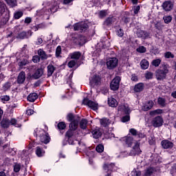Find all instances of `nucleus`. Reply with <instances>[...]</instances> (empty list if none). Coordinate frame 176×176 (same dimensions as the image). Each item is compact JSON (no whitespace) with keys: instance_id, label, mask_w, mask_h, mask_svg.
Here are the masks:
<instances>
[{"instance_id":"obj_1","label":"nucleus","mask_w":176,"mask_h":176,"mask_svg":"<svg viewBox=\"0 0 176 176\" xmlns=\"http://www.w3.org/2000/svg\"><path fill=\"white\" fill-rule=\"evenodd\" d=\"M68 122H71L69 124V129L65 133V137H75L78 134V127H79L80 118L77 115L69 113L67 116Z\"/></svg>"},{"instance_id":"obj_2","label":"nucleus","mask_w":176,"mask_h":176,"mask_svg":"<svg viewBox=\"0 0 176 176\" xmlns=\"http://www.w3.org/2000/svg\"><path fill=\"white\" fill-rule=\"evenodd\" d=\"M170 66L164 63L160 67V69H157L155 72V78L157 80H163L166 79L167 74H168V69Z\"/></svg>"},{"instance_id":"obj_3","label":"nucleus","mask_w":176,"mask_h":176,"mask_svg":"<svg viewBox=\"0 0 176 176\" xmlns=\"http://www.w3.org/2000/svg\"><path fill=\"white\" fill-rule=\"evenodd\" d=\"M118 111L120 112H123L126 114L125 116H123L121 119V122L122 123H126V122H129L130 120V109L129 108V106L126 104H122L120 107H118Z\"/></svg>"},{"instance_id":"obj_4","label":"nucleus","mask_w":176,"mask_h":176,"mask_svg":"<svg viewBox=\"0 0 176 176\" xmlns=\"http://www.w3.org/2000/svg\"><path fill=\"white\" fill-rule=\"evenodd\" d=\"M1 124L3 129H8L10 124L14 126V127H21V124L17 123V120L14 118H12L11 120L8 118H3L1 122Z\"/></svg>"},{"instance_id":"obj_5","label":"nucleus","mask_w":176,"mask_h":176,"mask_svg":"<svg viewBox=\"0 0 176 176\" xmlns=\"http://www.w3.org/2000/svg\"><path fill=\"white\" fill-rule=\"evenodd\" d=\"M119 63V60L115 58H109L107 60V66L108 69H113L114 68H116L118 67V64Z\"/></svg>"},{"instance_id":"obj_6","label":"nucleus","mask_w":176,"mask_h":176,"mask_svg":"<svg viewBox=\"0 0 176 176\" xmlns=\"http://www.w3.org/2000/svg\"><path fill=\"white\" fill-rule=\"evenodd\" d=\"M120 80H122V78H120V76H116L114 78L112 81L110 83V88L113 91H116V90L119 89V85L120 84Z\"/></svg>"},{"instance_id":"obj_7","label":"nucleus","mask_w":176,"mask_h":176,"mask_svg":"<svg viewBox=\"0 0 176 176\" xmlns=\"http://www.w3.org/2000/svg\"><path fill=\"white\" fill-rule=\"evenodd\" d=\"M142 151L140 148V142H135L132 149L131 150L130 155L131 156H137V155H141Z\"/></svg>"},{"instance_id":"obj_8","label":"nucleus","mask_w":176,"mask_h":176,"mask_svg":"<svg viewBox=\"0 0 176 176\" xmlns=\"http://www.w3.org/2000/svg\"><path fill=\"white\" fill-rule=\"evenodd\" d=\"M73 27L74 31H80L81 32H85V31H86V30H87L89 28V25L85 22H80L75 23Z\"/></svg>"},{"instance_id":"obj_9","label":"nucleus","mask_w":176,"mask_h":176,"mask_svg":"<svg viewBox=\"0 0 176 176\" xmlns=\"http://www.w3.org/2000/svg\"><path fill=\"white\" fill-rule=\"evenodd\" d=\"M82 104H84V105H87V107L91 108V109H93V111H97V109H98V103L93 102L88 98H85L82 100Z\"/></svg>"},{"instance_id":"obj_10","label":"nucleus","mask_w":176,"mask_h":176,"mask_svg":"<svg viewBox=\"0 0 176 176\" xmlns=\"http://www.w3.org/2000/svg\"><path fill=\"white\" fill-rule=\"evenodd\" d=\"M115 164L113 163H104L103 164V170L107 173L105 176H112L111 173L113 171Z\"/></svg>"},{"instance_id":"obj_11","label":"nucleus","mask_w":176,"mask_h":176,"mask_svg":"<svg viewBox=\"0 0 176 176\" xmlns=\"http://www.w3.org/2000/svg\"><path fill=\"white\" fill-rule=\"evenodd\" d=\"M162 8L164 12H171L174 8V3L171 1H166L162 3Z\"/></svg>"},{"instance_id":"obj_12","label":"nucleus","mask_w":176,"mask_h":176,"mask_svg":"<svg viewBox=\"0 0 176 176\" xmlns=\"http://www.w3.org/2000/svg\"><path fill=\"white\" fill-rule=\"evenodd\" d=\"M32 31L28 30V32L23 31L19 33L16 36L17 39H28L30 36H32Z\"/></svg>"},{"instance_id":"obj_13","label":"nucleus","mask_w":176,"mask_h":176,"mask_svg":"<svg viewBox=\"0 0 176 176\" xmlns=\"http://www.w3.org/2000/svg\"><path fill=\"white\" fill-rule=\"evenodd\" d=\"M57 9H58V7L57 6H53L50 10L45 11V8H43L42 10L37 11V16H42L43 14H47L49 12L55 13V12H57Z\"/></svg>"},{"instance_id":"obj_14","label":"nucleus","mask_w":176,"mask_h":176,"mask_svg":"<svg viewBox=\"0 0 176 176\" xmlns=\"http://www.w3.org/2000/svg\"><path fill=\"white\" fill-rule=\"evenodd\" d=\"M153 127H162L163 126V118L161 116H157L151 122Z\"/></svg>"},{"instance_id":"obj_15","label":"nucleus","mask_w":176,"mask_h":176,"mask_svg":"<svg viewBox=\"0 0 176 176\" xmlns=\"http://www.w3.org/2000/svg\"><path fill=\"white\" fill-rule=\"evenodd\" d=\"M40 141L43 144H49V142H50V136H49V133L43 131V133L40 135Z\"/></svg>"},{"instance_id":"obj_16","label":"nucleus","mask_w":176,"mask_h":176,"mask_svg":"<svg viewBox=\"0 0 176 176\" xmlns=\"http://www.w3.org/2000/svg\"><path fill=\"white\" fill-rule=\"evenodd\" d=\"M120 141L124 142V144H126L129 147L132 146L133 144H134V142H135L131 136H126L120 139Z\"/></svg>"},{"instance_id":"obj_17","label":"nucleus","mask_w":176,"mask_h":176,"mask_svg":"<svg viewBox=\"0 0 176 176\" xmlns=\"http://www.w3.org/2000/svg\"><path fill=\"white\" fill-rule=\"evenodd\" d=\"M90 85L91 87H94V86H98L101 83V78L100 76H94L90 80Z\"/></svg>"},{"instance_id":"obj_18","label":"nucleus","mask_w":176,"mask_h":176,"mask_svg":"<svg viewBox=\"0 0 176 176\" xmlns=\"http://www.w3.org/2000/svg\"><path fill=\"white\" fill-rule=\"evenodd\" d=\"M149 164L155 166V164H157V163H160L162 162V160H160V157H159V155H156V154H153L149 159Z\"/></svg>"},{"instance_id":"obj_19","label":"nucleus","mask_w":176,"mask_h":176,"mask_svg":"<svg viewBox=\"0 0 176 176\" xmlns=\"http://www.w3.org/2000/svg\"><path fill=\"white\" fill-rule=\"evenodd\" d=\"M149 32L142 30H138L136 32V36H138V38H142V39H146V38H149Z\"/></svg>"},{"instance_id":"obj_20","label":"nucleus","mask_w":176,"mask_h":176,"mask_svg":"<svg viewBox=\"0 0 176 176\" xmlns=\"http://www.w3.org/2000/svg\"><path fill=\"white\" fill-rule=\"evenodd\" d=\"M161 145L164 149H171L174 146V143L169 140H165L162 141Z\"/></svg>"},{"instance_id":"obj_21","label":"nucleus","mask_w":176,"mask_h":176,"mask_svg":"<svg viewBox=\"0 0 176 176\" xmlns=\"http://www.w3.org/2000/svg\"><path fill=\"white\" fill-rule=\"evenodd\" d=\"M91 134L96 140H98V138H100L101 135H102V133H101V129L98 127H96L95 129H92Z\"/></svg>"},{"instance_id":"obj_22","label":"nucleus","mask_w":176,"mask_h":176,"mask_svg":"<svg viewBox=\"0 0 176 176\" xmlns=\"http://www.w3.org/2000/svg\"><path fill=\"white\" fill-rule=\"evenodd\" d=\"M25 82V72H21L17 77V83L19 85H23Z\"/></svg>"},{"instance_id":"obj_23","label":"nucleus","mask_w":176,"mask_h":176,"mask_svg":"<svg viewBox=\"0 0 176 176\" xmlns=\"http://www.w3.org/2000/svg\"><path fill=\"white\" fill-rule=\"evenodd\" d=\"M145 85L142 82L138 83L134 86L133 90L135 93H141L144 90Z\"/></svg>"},{"instance_id":"obj_24","label":"nucleus","mask_w":176,"mask_h":176,"mask_svg":"<svg viewBox=\"0 0 176 176\" xmlns=\"http://www.w3.org/2000/svg\"><path fill=\"white\" fill-rule=\"evenodd\" d=\"M81 56H82V53H80V52H74L69 54V55L70 58H72V60H74L75 61H76L77 60H79Z\"/></svg>"},{"instance_id":"obj_25","label":"nucleus","mask_w":176,"mask_h":176,"mask_svg":"<svg viewBox=\"0 0 176 176\" xmlns=\"http://www.w3.org/2000/svg\"><path fill=\"white\" fill-rule=\"evenodd\" d=\"M42 75H43V69L39 68L35 71L34 74L32 76V77H33L34 79H39V78H41Z\"/></svg>"},{"instance_id":"obj_26","label":"nucleus","mask_w":176,"mask_h":176,"mask_svg":"<svg viewBox=\"0 0 176 176\" xmlns=\"http://www.w3.org/2000/svg\"><path fill=\"white\" fill-rule=\"evenodd\" d=\"M108 104L109 107H111L112 108H116L118 107V101L113 97L108 98Z\"/></svg>"},{"instance_id":"obj_27","label":"nucleus","mask_w":176,"mask_h":176,"mask_svg":"<svg viewBox=\"0 0 176 176\" xmlns=\"http://www.w3.org/2000/svg\"><path fill=\"white\" fill-rule=\"evenodd\" d=\"M115 21H116V19L115 17L109 16L104 21V25H112Z\"/></svg>"},{"instance_id":"obj_28","label":"nucleus","mask_w":176,"mask_h":176,"mask_svg":"<svg viewBox=\"0 0 176 176\" xmlns=\"http://www.w3.org/2000/svg\"><path fill=\"white\" fill-rule=\"evenodd\" d=\"M87 123H89V121H87V120L86 119L81 120L79 123L80 129H81V130H87Z\"/></svg>"},{"instance_id":"obj_29","label":"nucleus","mask_w":176,"mask_h":176,"mask_svg":"<svg viewBox=\"0 0 176 176\" xmlns=\"http://www.w3.org/2000/svg\"><path fill=\"white\" fill-rule=\"evenodd\" d=\"M153 101L149 100L147 103H146L143 107V111H149V109H152V107H153Z\"/></svg>"},{"instance_id":"obj_30","label":"nucleus","mask_w":176,"mask_h":176,"mask_svg":"<svg viewBox=\"0 0 176 176\" xmlns=\"http://www.w3.org/2000/svg\"><path fill=\"white\" fill-rule=\"evenodd\" d=\"M140 67L142 69H148L149 68V61L146 59H142L140 62Z\"/></svg>"},{"instance_id":"obj_31","label":"nucleus","mask_w":176,"mask_h":176,"mask_svg":"<svg viewBox=\"0 0 176 176\" xmlns=\"http://www.w3.org/2000/svg\"><path fill=\"white\" fill-rule=\"evenodd\" d=\"M100 123L102 127H108L111 124V121L107 118H102L100 120Z\"/></svg>"},{"instance_id":"obj_32","label":"nucleus","mask_w":176,"mask_h":176,"mask_svg":"<svg viewBox=\"0 0 176 176\" xmlns=\"http://www.w3.org/2000/svg\"><path fill=\"white\" fill-rule=\"evenodd\" d=\"M129 133L131 134V135H133L135 137H137V135H138L139 138H144V134L138 133L135 129L132 128L129 129Z\"/></svg>"},{"instance_id":"obj_33","label":"nucleus","mask_w":176,"mask_h":176,"mask_svg":"<svg viewBox=\"0 0 176 176\" xmlns=\"http://www.w3.org/2000/svg\"><path fill=\"white\" fill-rule=\"evenodd\" d=\"M37 53L41 60H47V54H46V52L43 50H38Z\"/></svg>"},{"instance_id":"obj_34","label":"nucleus","mask_w":176,"mask_h":176,"mask_svg":"<svg viewBox=\"0 0 176 176\" xmlns=\"http://www.w3.org/2000/svg\"><path fill=\"white\" fill-rule=\"evenodd\" d=\"M36 98H38V94H36V93H32L28 96V101L34 102Z\"/></svg>"},{"instance_id":"obj_35","label":"nucleus","mask_w":176,"mask_h":176,"mask_svg":"<svg viewBox=\"0 0 176 176\" xmlns=\"http://www.w3.org/2000/svg\"><path fill=\"white\" fill-rule=\"evenodd\" d=\"M153 173H155V168L148 167L144 170V176H151Z\"/></svg>"},{"instance_id":"obj_36","label":"nucleus","mask_w":176,"mask_h":176,"mask_svg":"<svg viewBox=\"0 0 176 176\" xmlns=\"http://www.w3.org/2000/svg\"><path fill=\"white\" fill-rule=\"evenodd\" d=\"M54 66L53 65H49L47 66V76L50 78V76H52L54 72Z\"/></svg>"},{"instance_id":"obj_37","label":"nucleus","mask_w":176,"mask_h":176,"mask_svg":"<svg viewBox=\"0 0 176 176\" xmlns=\"http://www.w3.org/2000/svg\"><path fill=\"white\" fill-rule=\"evenodd\" d=\"M36 155L38 157H42V156H43V155H45V151L41 147L37 146L36 149Z\"/></svg>"},{"instance_id":"obj_38","label":"nucleus","mask_w":176,"mask_h":176,"mask_svg":"<svg viewBox=\"0 0 176 176\" xmlns=\"http://www.w3.org/2000/svg\"><path fill=\"white\" fill-rule=\"evenodd\" d=\"M12 87V82H6L3 85V91H8V90H10V88Z\"/></svg>"},{"instance_id":"obj_39","label":"nucleus","mask_w":176,"mask_h":176,"mask_svg":"<svg viewBox=\"0 0 176 176\" xmlns=\"http://www.w3.org/2000/svg\"><path fill=\"white\" fill-rule=\"evenodd\" d=\"M6 2L10 8H14V6H17V1L16 0H6Z\"/></svg>"},{"instance_id":"obj_40","label":"nucleus","mask_w":176,"mask_h":176,"mask_svg":"<svg viewBox=\"0 0 176 176\" xmlns=\"http://www.w3.org/2000/svg\"><path fill=\"white\" fill-rule=\"evenodd\" d=\"M160 113H163V110L160 109L150 111L151 116H155V115H160Z\"/></svg>"},{"instance_id":"obj_41","label":"nucleus","mask_w":176,"mask_h":176,"mask_svg":"<svg viewBox=\"0 0 176 176\" xmlns=\"http://www.w3.org/2000/svg\"><path fill=\"white\" fill-rule=\"evenodd\" d=\"M157 103L158 105H160V107H166V99L163 98H158Z\"/></svg>"},{"instance_id":"obj_42","label":"nucleus","mask_w":176,"mask_h":176,"mask_svg":"<svg viewBox=\"0 0 176 176\" xmlns=\"http://www.w3.org/2000/svg\"><path fill=\"white\" fill-rule=\"evenodd\" d=\"M160 63H162V60L160 58L153 60L151 64L153 67H159L160 65Z\"/></svg>"},{"instance_id":"obj_43","label":"nucleus","mask_w":176,"mask_h":176,"mask_svg":"<svg viewBox=\"0 0 176 176\" xmlns=\"http://www.w3.org/2000/svg\"><path fill=\"white\" fill-rule=\"evenodd\" d=\"M163 20H164L165 24H168V23H171V21L173 20V16H164L163 17Z\"/></svg>"},{"instance_id":"obj_44","label":"nucleus","mask_w":176,"mask_h":176,"mask_svg":"<svg viewBox=\"0 0 176 176\" xmlns=\"http://www.w3.org/2000/svg\"><path fill=\"white\" fill-rule=\"evenodd\" d=\"M136 52H138V53H146V47L141 45L139 46L137 49H136Z\"/></svg>"},{"instance_id":"obj_45","label":"nucleus","mask_w":176,"mask_h":176,"mask_svg":"<svg viewBox=\"0 0 176 176\" xmlns=\"http://www.w3.org/2000/svg\"><path fill=\"white\" fill-rule=\"evenodd\" d=\"M79 46H83L86 43V37L83 36H79Z\"/></svg>"},{"instance_id":"obj_46","label":"nucleus","mask_w":176,"mask_h":176,"mask_svg":"<svg viewBox=\"0 0 176 176\" xmlns=\"http://www.w3.org/2000/svg\"><path fill=\"white\" fill-rule=\"evenodd\" d=\"M23 12L21 11H18V12H16L14 14V18L16 19V20H19V19H20L21 17H23Z\"/></svg>"},{"instance_id":"obj_47","label":"nucleus","mask_w":176,"mask_h":176,"mask_svg":"<svg viewBox=\"0 0 176 176\" xmlns=\"http://www.w3.org/2000/svg\"><path fill=\"white\" fill-rule=\"evenodd\" d=\"M164 27V25H163V23H162V22H157L155 24V28H156V30H158L159 31L163 30Z\"/></svg>"},{"instance_id":"obj_48","label":"nucleus","mask_w":176,"mask_h":176,"mask_svg":"<svg viewBox=\"0 0 176 176\" xmlns=\"http://www.w3.org/2000/svg\"><path fill=\"white\" fill-rule=\"evenodd\" d=\"M28 60L26 59L22 60L21 62L19 63V67L21 68H23V67H25L28 64Z\"/></svg>"},{"instance_id":"obj_49","label":"nucleus","mask_w":176,"mask_h":176,"mask_svg":"<svg viewBox=\"0 0 176 176\" xmlns=\"http://www.w3.org/2000/svg\"><path fill=\"white\" fill-rule=\"evenodd\" d=\"M57 127L58 130H65V129L67 127V125L65 124V122H62L58 124Z\"/></svg>"},{"instance_id":"obj_50","label":"nucleus","mask_w":176,"mask_h":176,"mask_svg":"<svg viewBox=\"0 0 176 176\" xmlns=\"http://www.w3.org/2000/svg\"><path fill=\"white\" fill-rule=\"evenodd\" d=\"M144 76L146 79H152L153 78V74L151 72H146Z\"/></svg>"},{"instance_id":"obj_51","label":"nucleus","mask_w":176,"mask_h":176,"mask_svg":"<svg viewBox=\"0 0 176 176\" xmlns=\"http://www.w3.org/2000/svg\"><path fill=\"white\" fill-rule=\"evenodd\" d=\"M96 151L99 153H102V152H104V145L102 144L98 145L96 148Z\"/></svg>"},{"instance_id":"obj_52","label":"nucleus","mask_w":176,"mask_h":176,"mask_svg":"<svg viewBox=\"0 0 176 176\" xmlns=\"http://www.w3.org/2000/svg\"><path fill=\"white\" fill-rule=\"evenodd\" d=\"M61 46L58 45L56 50V57H61Z\"/></svg>"},{"instance_id":"obj_53","label":"nucleus","mask_w":176,"mask_h":176,"mask_svg":"<svg viewBox=\"0 0 176 176\" xmlns=\"http://www.w3.org/2000/svg\"><path fill=\"white\" fill-rule=\"evenodd\" d=\"M6 5L3 2L0 1V16L5 12Z\"/></svg>"},{"instance_id":"obj_54","label":"nucleus","mask_w":176,"mask_h":176,"mask_svg":"<svg viewBox=\"0 0 176 176\" xmlns=\"http://www.w3.org/2000/svg\"><path fill=\"white\" fill-rule=\"evenodd\" d=\"M76 63H78L77 60H72L68 63V67L69 68H74V66L76 65Z\"/></svg>"},{"instance_id":"obj_55","label":"nucleus","mask_w":176,"mask_h":176,"mask_svg":"<svg viewBox=\"0 0 176 176\" xmlns=\"http://www.w3.org/2000/svg\"><path fill=\"white\" fill-rule=\"evenodd\" d=\"M99 17H100V19H104V17H107V11H105V10L100 11Z\"/></svg>"},{"instance_id":"obj_56","label":"nucleus","mask_w":176,"mask_h":176,"mask_svg":"<svg viewBox=\"0 0 176 176\" xmlns=\"http://www.w3.org/2000/svg\"><path fill=\"white\" fill-rule=\"evenodd\" d=\"M164 57L165 58H174V54L170 52H168L164 54Z\"/></svg>"},{"instance_id":"obj_57","label":"nucleus","mask_w":176,"mask_h":176,"mask_svg":"<svg viewBox=\"0 0 176 176\" xmlns=\"http://www.w3.org/2000/svg\"><path fill=\"white\" fill-rule=\"evenodd\" d=\"M21 168V166L19 164H16L14 166V173H19Z\"/></svg>"},{"instance_id":"obj_58","label":"nucleus","mask_w":176,"mask_h":176,"mask_svg":"<svg viewBox=\"0 0 176 176\" xmlns=\"http://www.w3.org/2000/svg\"><path fill=\"white\" fill-rule=\"evenodd\" d=\"M1 99L2 102H5L9 101V100H10V96H9L8 95L2 96Z\"/></svg>"},{"instance_id":"obj_59","label":"nucleus","mask_w":176,"mask_h":176,"mask_svg":"<svg viewBox=\"0 0 176 176\" xmlns=\"http://www.w3.org/2000/svg\"><path fill=\"white\" fill-rule=\"evenodd\" d=\"M117 35L118 36H120V38H122V36L124 35V32L123 31L122 29L120 28L118 30H117Z\"/></svg>"},{"instance_id":"obj_60","label":"nucleus","mask_w":176,"mask_h":176,"mask_svg":"<svg viewBox=\"0 0 176 176\" xmlns=\"http://www.w3.org/2000/svg\"><path fill=\"white\" fill-rule=\"evenodd\" d=\"M131 176H141V171L133 170L131 172Z\"/></svg>"},{"instance_id":"obj_61","label":"nucleus","mask_w":176,"mask_h":176,"mask_svg":"<svg viewBox=\"0 0 176 176\" xmlns=\"http://www.w3.org/2000/svg\"><path fill=\"white\" fill-rule=\"evenodd\" d=\"M32 21V19L31 17L27 16L25 19L24 23H25V24H30V23H31Z\"/></svg>"},{"instance_id":"obj_62","label":"nucleus","mask_w":176,"mask_h":176,"mask_svg":"<svg viewBox=\"0 0 176 176\" xmlns=\"http://www.w3.org/2000/svg\"><path fill=\"white\" fill-rule=\"evenodd\" d=\"M72 138L73 137H66V138H67V141L69 145H74V139H72Z\"/></svg>"},{"instance_id":"obj_63","label":"nucleus","mask_w":176,"mask_h":176,"mask_svg":"<svg viewBox=\"0 0 176 176\" xmlns=\"http://www.w3.org/2000/svg\"><path fill=\"white\" fill-rule=\"evenodd\" d=\"M41 59H40V58H39V56H33V58H32V61H33V63H39V60H40Z\"/></svg>"},{"instance_id":"obj_64","label":"nucleus","mask_w":176,"mask_h":176,"mask_svg":"<svg viewBox=\"0 0 176 176\" xmlns=\"http://www.w3.org/2000/svg\"><path fill=\"white\" fill-rule=\"evenodd\" d=\"M79 42H80L79 36L73 38L74 43H75L76 45H79Z\"/></svg>"}]
</instances>
